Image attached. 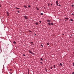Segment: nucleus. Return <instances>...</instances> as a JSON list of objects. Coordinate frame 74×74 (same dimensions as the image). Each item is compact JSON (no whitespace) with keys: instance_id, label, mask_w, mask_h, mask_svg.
Here are the masks:
<instances>
[{"instance_id":"nucleus-14","label":"nucleus","mask_w":74,"mask_h":74,"mask_svg":"<svg viewBox=\"0 0 74 74\" xmlns=\"http://www.w3.org/2000/svg\"><path fill=\"white\" fill-rule=\"evenodd\" d=\"M36 8L37 10H39V8H38L36 7Z\"/></svg>"},{"instance_id":"nucleus-39","label":"nucleus","mask_w":74,"mask_h":74,"mask_svg":"<svg viewBox=\"0 0 74 74\" xmlns=\"http://www.w3.org/2000/svg\"><path fill=\"white\" fill-rule=\"evenodd\" d=\"M48 6H49V4H48Z\"/></svg>"},{"instance_id":"nucleus-43","label":"nucleus","mask_w":74,"mask_h":74,"mask_svg":"<svg viewBox=\"0 0 74 74\" xmlns=\"http://www.w3.org/2000/svg\"><path fill=\"white\" fill-rule=\"evenodd\" d=\"M7 48H8V47H7Z\"/></svg>"},{"instance_id":"nucleus-17","label":"nucleus","mask_w":74,"mask_h":74,"mask_svg":"<svg viewBox=\"0 0 74 74\" xmlns=\"http://www.w3.org/2000/svg\"><path fill=\"white\" fill-rule=\"evenodd\" d=\"M28 7H29V8H30V7H31V6H30V5H29Z\"/></svg>"},{"instance_id":"nucleus-8","label":"nucleus","mask_w":74,"mask_h":74,"mask_svg":"<svg viewBox=\"0 0 74 74\" xmlns=\"http://www.w3.org/2000/svg\"><path fill=\"white\" fill-rule=\"evenodd\" d=\"M51 21L50 20H49L48 19L47 20V22H51Z\"/></svg>"},{"instance_id":"nucleus-44","label":"nucleus","mask_w":74,"mask_h":74,"mask_svg":"<svg viewBox=\"0 0 74 74\" xmlns=\"http://www.w3.org/2000/svg\"><path fill=\"white\" fill-rule=\"evenodd\" d=\"M31 45H33L32 44Z\"/></svg>"},{"instance_id":"nucleus-1","label":"nucleus","mask_w":74,"mask_h":74,"mask_svg":"<svg viewBox=\"0 0 74 74\" xmlns=\"http://www.w3.org/2000/svg\"><path fill=\"white\" fill-rule=\"evenodd\" d=\"M48 24L49 26H51V25L52 26H53V23H50V22H49L48 23Z\"/></svg>"},{"instance_id":"nucleus-33","label":"nucleus","mask_w":74,"mask_h":74,"mask_svg":"<svg viewBox=\"0 0 74 74\" xmlns=\"http://www.w3.org/2000/svg\"><path fill=\"white\" fill-rule=\"evenodd\" d=\"M39 22L40 23H41V21H40Z\"/></svg>"},{"instance_id":"nucleus-26","label":"nucleus","mask_w":74,"mask_h":74,"mask_svg":"<svg viewBox=\"0 0 74 74\" xmlns=\"http://www.w3.org/2000/svg\"><path fill=\"white\" fill-rule=\"evenodd\" d=\"M40 45L41 46H42V47H43V45Z\"/></svg>"},{"instance_id":"nucleus-10","label":"nucleus","mask_w":74,"mask_h":74,"mask_svg":"<svg viewBox=\"0 0 74 74\" xmlns=\"http://www.w3.org/2000/svg\"><path fill=\"white\" fill-rule=\"evenodd\" d=\"M24 7L25 8H27V6H25V5H24Z\"/></svg>"},{"instance_id":"nucleus-13","label":"nucleus","mask_w":74,"mask_h":74,"mask_svg":"<svg viewBox=\"0 0 74 74\" xmlns=\"http://www.w3.org/2000/svg\"><path fill=\"white\" fill-rule=\"evenodd\" d=\"M43 14H44L42 13H41L40 14V15H43Z\"/></svg>"},{"instance_id":"nucleus-25","label":"nucleus","mask_w":74,"mask_h":74,"mask_svg":"<svg viewBox=\"0 0 74 74\" xmlns=\"http://www.w3.org/2000/svg\"><path fill=\"white\" fill-rule=\"evenodd\" d=\"M40 63H41V64H43V63L42 62H40Z\"/></svg>"},{"instance_id":"nucleus-19","label":"nucleus","mask_w":74,"mask_h":74,"mask_svg":"<svg viewBox=\"0 0 74 74\" xmlns=\"http://www.w3.org/2000/svg\"><path fill=\"white\" fill-rule=\"evenodd\" d=\"M47 45H49V43H47Z\"/></svg>"},{"instance_id":"nucleus-38","label":"nucleus","mask_w":74,"mask_h":74,"mask_svg":"<svg viewBox=\"0 0 74 74\" xmlns=\"http://www.w3.org/2000/svg\"><path fill=\"white\" fill-rule=\"evenodd\" d=\"M10 74H12V73L11 72V73H10Z\"/></svg>"},{"instance_id":"nucleus-20","label":"nucleus","mask_w":74,"mask_h":74,"mask_svg":"<svg viewBox=\"0 0 74 74\" xmlns=\"http://www.w3.org/2000/svg\"><path fill=\"white\" fill-rule=\"evenodd\" d=\"M29 70L28 69V74H29Z\"/></svg>"},{"instance_id":"nucleus-21","label":"nucleus","mask_w":74,"mask_h":74,"mask_svg":"<svg viewBox=\"0 0 74 74\" xmlns=\"http://www.w3.org/2000/svg\"><path fill=\"white\" fill-rule=\"evenodd\" d=\"M17 12H18V13H19V12H19V10H18Z\"/></svg>"},{"instance_id":"nucleus-23","label":"nucleus","mask_w":74,"mask_h":74,"mask_svg":"<svg viewBox=\"0 0 74 74\" xmlns=\"http://www.w3.org/2000/svg\"><path fill=\"white\" fill-rule=\"evenodd\" d=\"M45 70L46 72H47V69L46 68H45Z\"/></svg>"},{"instance_id":"nucleus-11","label":"nucleus","mask_w":74,"mask_h":74,"mask_svg":"<svg viewBox=\"0 0 74 74\" xmlns=\"http://www.w3.org/2000/svg\"><path fill=\"white\" fill-rule=\"evenodd\" d=\"M40 60H42V61L43 60V59H42V58H40Z\"/></svg>"},{"instance_id":"nucleus-5","label":"nucleus","mask_w":74,"mask_h":74,"mask_svg":"<svg viewBox=\"0 0 74 74\" xmlns=\"http://www.w3.org/2000/svg\"><path fill=\"white\" fill-rule=\"evenodd\" d=\"M7 14L8 16H9V13L8 12H7Z\"/></svg>"},{"instance_id":"nucleus-41","label":"nucleus","mask_w":74,"mask_h":74,"mask_svg":"<svg viewBox=\"0 0 74 74\" xmlns=\"http://www.w3.org/2000/svg\"><path fill=\"white\" fill-rule=\"evenodd\" d=\"M11 70H12V69H10V71H11Z\"/></svg>"},{"instance_id":"nucleus-15","label":"nucleus","mask_w":74,"mask_h":74,"mask_svg":"<svg viewBox=\"0 0 74 74\" xmlns=\"http://www.w3.org/2000/svg\"><path fill=\"white\" fill-rule=\"evenodd\" d=\"M71 21L72 22H73V20L72 19H70Z\"/></svg>"},{"instance_id":"nucleus-2","label":"nucleus","mask_w":74,"mask_h":74,"mask_svg":"<svg viewBox=\"0 0 74 74\" xmlns=\"http://www.w3.org/2000/svg\"><path fill=\"white\" fill-rule=\"evenodd\" d=\"M56 4H57V5H58H58H59V6H60V7H61V5H59L58 4V1H56Z\"/></svg>"},{"instance_id":"nucleus-9","label":"nucleus","mask_w":74,"mask_h":74,"mask_svg":"<svg viewBox=\"0 0 74 74\" xmlns=\"http://www.w3.org/2000/svg\"><path fill=\"white\" fill-rule=\"evenodd\" d=\"M16 9H17V10H19V9H20V8H18L16 7Z\"/></svg>"},{"instance_id":"nucleus-24","label":"nucleus","mask_w":74,"mask_h":74,"mask_svg":"<svg viewBox=\"0 0 74 74\" xmlns=\"http://www.w3.org/2000/svg\"><path fill=\"white\" fill-rule=\"evenodd\" d=\"M30 43H32V44H33V42H31Z\"/></svg>"},{"instance_id":"nucleus-28","label":"nucleus","mask_w":74,"mask_h":74,"mask_svg":"<svg viewBox=\"0 0 74 74\" xmlns=\"http://www.w3.org/2000/svg\"><path fill=\"white\" fill-rule=\"evenodd\" d=\"M71 15H73V16H74V14H73V13H72V14H71Z\"/></svg>"},{"instance_id":"nucleus-16","label":"nucleus","mask_w":74,"mask_h":74,"mask_svg":"<svg viewBox=\"0 0 74 74\" xmlns=\"http://www.w3.org/2000/svg\"><path fill=\"white\" fill-rule=\"evenodd\" d=\"M60 65L61 66H62V63H60Z\"/></svg>"},{"instance_id":"nucleus-29","label":"nucleus","mask_w":74,"mask_h":74,"mask_svg":"<svg viewBox=\"0 0 74 74\" xmlns=\"http://www.w3.org/2000/svg\"><path fill=\"white\" fill-rule=\"evenodd\" d=\"M23 55L24 56H25V54H23Z\"/></svg>"},{"instance_id":"nucleus-4","label":"nucleus","mask_w":74,"mask_h":74,"mask_svg":"<svg viewBox=\"0 0 74 74\" xmlns=\"http://www.w3.org/2000/svg\"><path fill=\"white\" fill-rule=\"evenodd\" d=\"M68 19H69V18H64V20H68Z\"/></svg>"},{"instance_id":"nucleus-40","label":"nucleus","mask_w":74,"mask_h":74,"mask_svg":"<svg viewBox=\"0 0 74 74\" xmlns=\"http://www.w3.org/2000/svg\"><path fill=\"white\" fill-rule=\"evenodd\" d=\"M0 51H1L0 53H1V50H0Z\"/></svg>"},{"instance_id":"nucleus-30","label":"nucleus","mask_w":74,"mask_h":74,"mask_svg":"<svg viewBox=\"0 0 74 74\" xmlns=\"http://www.w3.org/2000/svg\"><path fill=\"white\" fill-rule=\"evenodd\" d=\"M34 35H35V36H37V35L36 34H34Z\"/></svg>"},{"instance_id":"nucleus-12","label":"nucleus","mask_w":74,"mask_h":74,"mask_svg":"<svg viewBox=\"0 0 74 74\" xmlns=\"http://www.w3.org/2000/svg\"><path fill=\"white\" fill-rule=\"evenodd\" d=\"M13 42L14 44H16V42L15 41H14Z\"/></svg>"},{"instance_id":"nucleus-31","label":"nucleus","mask_w":74,"mask_h":74,"mask_svg":"<svg viewBox=\"0 0 74 74\" xmlns=\"http://www.w3.org/2000/svg\"><path fill=\"white\" fill-rule=\"evenodd\" d=\"M51 69H52V66L51 67Z\"/></svg>"},{"instance_id":"nucleus-35","label":"nucleus","mask_w":74,"mask_h":74,"mask_svg":"<svg viewBox=\"0 0 74 74\" xmlns=\"http://www.w3.org/2000/svg\"><path fill=\"white\" fill-rule=\"evenodd\" d=\"M66 21H67L66 20H65V22H66Z\"/></svg>"},{"instance_id":"nucleus-7","label":"nucleus","mask_w":74,"mask_h":74,"mask_svg":"<svg viewBox=\"0 0 74 74\" xmlns=\"http://www.w3.org/2000/svg\"><path fill=\"white\" fill-rule=\"evenodd\" d=\"M35 23L36 25H38V23L37 22H36Z\"/></svg>"},{"instance_id":"nucleus-22","label":"nucleus","mask_w":74,"mask_h":74,"mask_svg":"<svg viewBox=\"0 0 74 74\" xmlns=\"http://www.w3.org/2000/svg\"><path fill=\"white\" fill-rule=\"evenodd\" d=\"M29 32H30V33H32V32L31 31L29 30Z\"/></svg>"},{"instance_id":"nucleus-32","label":"nucleus","mask_w":74,"mask_h":74,"mask_svg":"<svg viewBox=\"0 0 74 74\" xmlns=\"http://www.w3.org/2000/svg\"><path fill=\"white\" fill-rule=\"evenodd\" d=\"M0 7H1V4H0Z\"/></svg>"},{"instance_id":"nucleus-27","label":"nucleus","mask_w":74,"mask_h":74,"mask_svg":"<svg viewBox=\"0 0 74 74\" xmlns=\"http://www.w3.org/2000/svg\"><path fill=\"white\" fill-rule=\"evenodd\" d=\"M72 7H74V5H71Z\"/></svg>"},{"instance_id":"nucleus-6","label":"nucleus","mask_w":74,"mask_h":74,"mask_svg":"<svg viewBox=\"0 0 74 74\" xmlns=\"http://www.w3.org/2000/svg\"><path fill=\"white\" fill-rule=\"evenodd\" d=\"M29 53H31L32 54H33V53L30 50L29 51Z\"/></svg>"},{"instance_id":"nucleus-34","label":"nucleus","mask_w":74,"mask_h":74,"mask_svg":"<svg viewBox=\"0 0 74 74\" xmlns=\"http://www.w3.org/2000/svg\"><path fill=\"white\" fill-rule=\"evenodd\" d=\"M73 66H74V62L73 63Z\"/></svg>"},{"instance_id":"nucleus-37","label":"nucleus","mask_w":74,"mask_h":74,"mask_svg":"<svg viewBox=\"0 0 74 74\" xmlns=\"http://www.w3.org/2000/svg\"><path fill=\"white\" fill-rule=\"evenodd\" d=\"M44 9H45V7L44 6Z\"/></svg>"},{"instance_id":"nucleus-3","label":"nucleus","mask_w":74,"mask_h":74,"mask_svg":"<svg viewBox=\"0 0 74 74\" xmlns=\"http://www.w3.org/2000/svg\"><path fill=\"white\" fill-rule=\"evenodd\" d=\"M24 18H25V19L27 20V19H28V17H27L26 16H24Z\"/></svg>"},{"instance_id":"nucleus-42","label":"nucleus","mask_w":74,"mask_h":74,"mask_svg":"<svg viewBox=\"0 0 74 74\" xmlns=\"http://www.w3.org/2000/svg\"><path fill=\"white\" fill-rule=\"evenodd\" d=\"M51 5H52V4H51Z\"/></svg>"},{"instance_id":"nucleus-18","label":"nucleus","mask_w":74,"mask_h":74,"mask_svg":"<svg viewBox=\"0 0 74 74\" xmlns=\"http://www.w3.org/2000/svg\"><path fill=\"white\" fill-rule=\"evenodd\" d=\"M55 67H56L55 65H54V69H55Z\"/></svg>"},{"instance_id":"nucleus-36","label":"nucleus","mask_w":74,"mask_h":74,"mask_svg":"<svg viewBox=\"0 0 74 74\" xmlns=\"http://www.w3.org/2000/svg\"><path fill=\"white\" fill-rule=\"evenodd\" d=\"M72 74H74V72H73Z\"/></svg>"}]
</instances>
